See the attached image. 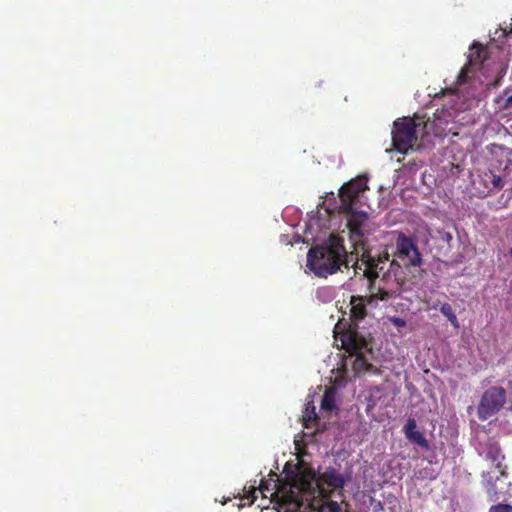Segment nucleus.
<instances>
[{"label": "nucleus", "instance_id": "nucleus-8", "mask_svg": "<svg viewBox=\"0 0 512 512\" xmlns=\"http://www.w3.org/2000/svg\"><path fill=\"white\" fill-rule=\"evenodd\" d=\"M445 111H436L433 119L428 118L424 120L420 117L422 123V140H428V137L432 134L435 137H444L451 130L449 127L451 120Z\"/></svg>", "mask_w": 512, "mask_h": 512}, {"label": "nucleus", "instance_id": "nucleus-13", "mask_svg": "<svg viewBox=\"0 0 512 512\" xmlns=\"http://www.w3.org/2000/svg\"><path fill=\"white\" fill-rule=\"evenodd\" d=\"M320 479L333 489H341L345 485L344 477L334 468H327L320 476Z\"/></svg>", "mask_w": 512, "mask_h": 512}, {"label": "nucleus", "instance_id": "nucleus-23", "mask_svg": "<svg viewBox=\"0 0 512 512\" xmlns=\"http://www.w3.org/2000/svg\"><path fill=\"white\" fill-rule=\"evenodd\" d=\"M466 77H467V69L466 68H463L459 75H458V82L459 83H463L466 81Z\"/></svg>", "mask_w": 512, "mask_h": 512}, {"label": "nucleus", "instance_id": "nucleus-6", "mask_svg": "<svg viewBox=\"0 0 512 512\" xmlns=\"http://www.w3.org/2000/svg\"><path fill=\"white\" fill-rule=\"evenodd\" d=\"M506 403V390L493 386L485 390L477 407L478 418L485 421L497 414Z\"/></svg>", "mask_w": 512, "mask_h": 512}, {"label": "nucleus", "instance_id": "nucleus-5", "mask_svg": "<svg viewBox=\"0 0 512 512\" xmlns=\"http://www.w3.org/2000/svg\"><path fill=\"white\" fill-rule=\"evenodd\" d=\"M392 146L401 154L413 150L418 144L419 135L422 136V123L420 117L398 118L393 122Z\"/></svg>", "mask_w": 512, "mask_h": 512}, {"label": "nucleus", "instance_id": "nucleus-14", "mask_svg": "<svg viewBox=\"0 0 512 512\" xmlns=\"http://www.w3.org/2000/svg\"><path fill=\"white\" fill-rule=\"evenodd\" d=\"M351 319L354 322L363 320L367 315L365 299L361 296L351 297Z\"/></svg>", "mask_w": 512, "mask_h": 512}, {"label": "nucleus", "instance_id": "nucleus-20", "mask_svg": "<svg viewBox=\"0 0 512 512\" xmlns=\"http://www.w3.org/2000/svg\"><path fill=\"white\" fill-rule=\"evenodd\" d=\"M489 512H512V505L502 503L492 505Z\"/></svg>", "mask_w": 512, "mask_h": 512}, {"label": "nucleus", "instance_id": "nucleus-15", "mask_svg": "<svg viewBox=\"0 0 512 512\" xmlns=\"http://www.w3.org/2000/svg\"><path fill=\"white\" fill-rule=\"evenodd\" d=\"M318 415L316 413V407L313 401H309L305 404L302 415V423L305 428H310L313 422H317Z\"/></svg>", "mask_w": 512, "mask_h": 512}, {"label": "nucleus", "instance_id": "nucleus-4", "mask_svg": "<svg viewBox=\"0 0 512 512\" xmlns=\"http://www.w3.org/2000/svg\"><path fill=\"white\" fill-rule=\"evenodd\" d=\"M342 347L351 355L355 356L353 369L357 374L369 372L378 374L380 370L371 362L368 355L372 357L373 350L371 343L356 331H348L341 338Z\"/></svg>", "mask_w": 512, "mask_h": 512}, {"label": "nucleus", "instance_id": "nucleus-22", "mask_svg": "<svg viewBox=\"0 0 512 512\" xmlns=\"http://www.w3.org/2000/svg\"><path fill=\"white\" fill-rule=\"evenodd\" d=\"M439 238L450 245L451 241L453 240V236L450 232L447 231H438Z\"/></svg>", "mask_w": 512, "mask_h": 512}, {"label": "nucleus", "instance_id": "nucleus-26", "mask_svg": "<svg viewBox=\"0 0 512 512\" xmlns=\"http://www.w3.org/2000/svg\"><path fill=\"white\" fill-rule=\"evenodd\" d=\"M264 488H265V487H264V483H263V481H262V482H261V484H260V489H261V490H263Z\"/></svg>", "mask_w": 512, "mask_h": 512}, {"label": "nucleus", "instance_id": "nucleus-12", "mask_svg": "<svg viewBox=\"0 0 512 512\" xmlns=\"http://www.w3.org/2000/svg\"><path fill=\"white\" fill-rule=\"evenodd\" d=\"M488 56L486 47L478 42H474L470 46V52L468 55V65L470 67L480 66Z\"/></svg>", "mask_w": 512, "mask_h": 512}, {"label": "nucleus", "instance_id": "nucleus-18", "mask_svg": "<svg viewBox=\"0 0 512 512\" xmlns=\"http://www.w3.org/2000/svg\"><path fill=\"white\" fill-rule=\"evenodd\" d=\"M484 177L485 181L491 182L493 188L501 189L504 185L501 176L495 174L493 171L486 172Z\"/></svg>", "mask_w": 512, "mask_h": 512}, {"label": "nucleus", "instance_id": "nucleus-1", "mask_svg": "<svg viewBox=\"0 0 512 512\" xmlns=\"http://www.w3.org/2000/svg\"><path fill=\"white\" fill-rule=\"evenodd\" d=\"M353 268L356 274L362 271L368 280L369 303L373 300L388 301L400 295L404 283L400 276L403 273L402 267L395 260H390L387 251L372 255L365 250Z\"/></svg>", "mask_w": 512, "mask_h": 512}, {"label": "nucleus", "instance_id": "nucleus-7", "mask_svg": "<svg viewBox=\"0 0 512 512\" xmlns=\"http://www.w3.org/2000/svg\"><path fill=\"white\" fill-rule=\"evenodd\" d=\"M396 256L406 265L418 267L422 264V257L412 237L400 232L396 239Z\"/></svg>", "mask_w": 512, "mask_h": 512}, {"label": "nucleus", "instance_id": "nucleus-19", "mask_svg": "<svg viewBox=\"0 0 512 512\" xmlns=\"http://www.w3.org/2000/svg\"><path fill=\"white\" fill-rule=\"evenodd\" d=\"M321 408L329 411L335 408L334 396L332 394L325 392L321 400Z\"/></svg>", "mask_w": 512, "mask_h": 512}, {"label": "nucleus", "instance_id": "nucleus-25", "mask_svg": "<svg viewBox=\"0 0 512 512\" xmlns=\"http://www.w3.org/2000/svg\"><path fill=\"white\" fill-rule=\"evenodd\" d=\"M308 488H309V483L304 482V483H302V485H301V487H300V490L305 491V490H307Z\"/></svg>", "mask_w": 512, "mask_h": 512}, {"label": "nucleus", "instance_id": "nucleus-11", "mask_svg": "<svg viewBox=\"0 0 512 512\" xmlns=\"http://www.w3.org/2000/svg\"><path fill=\"white\" fill-rule=\"evenodd\" d=\"M405 435L409 441L417 444L418 446L428 449L429 443L422 432L417 429V424L414 419H408L405 427Z\"/></svg>", "mask_w": 512, "mask_h": 512}, {"label": "nucleus", "instance_id": "nucleus-9", "mask_svg": "<svg viewBox=\"0 0 512 512\" xmlns=\"http://www.w3.org/2000/svg\"><path fill=\"white\" fill-rule=\"evenodd\" d=\"M366 189L368 187L361 179H353L344 184L339 191L340 211H351L354 202L358 200L359 195Z\"/></svg>", "mask_w": 512, "mask_h": 512}, {"label": "nucleus", "instance_id": "nucleus-2", "mask_svg": "<svg viewBox=\"0 0 512 512\" xmlns=\"http://www.w3.org/2000/svg\"><path fill=\"white\" fill-rule=\"evenodd\" d=\"M348 265L344 240L337 235H330L321 245L310 248L307 253V267L318 277H327Z\"/></svg>", "mask_w": 512, "mask_h": 512}, {"label": "nucleus", "instance_id": "nucleus-10", "mask_svg": "<svg viewBox=\"0 0 512 512\" xmlns=\"http://www.w3.org/2000/svg\"><path fill=\"white\" fill-rule=\"evenodd\" d=\"M342 213L348 215L347 219V227L349 229L350 235L352 237H363L364 236V226L368 220V213L365 211H357L353 208L351 211H341Z\"/></svg>", "mask_w": 512, "mask_h": 512}, {"label": "nucleus", "instance_id": "nucleus-17", "mask_svg": "<svg viewBox=\"0 0 512 512\" xmlns=\"http://www.w3.org/2000/svg\"><path fill=\"white\" fill-rule=\"evenodd\" d=\"M318 512H342L340 504L336 501L328 500L321 503L317 509Z\"/></svg>", "mask_w": 512, "mask_h": 512}, {"label": "nucleus", "instance_id": "nucleus-24", "mask_svg": "<svg viewBox=\"0 0 512 512\" xmlns=\"http://www.w3.org/2000/svg\"><path fill=\"white\" fill-rule=\"evenodd\" d=\"M503 109H512V94L504 100Z\"/></svg>", "mask_w": 512, "mask_h": 512}, {"label": "nucleus", "instance_id": "nucleus-21", "mask_svg": "<svg viewBox=\"0 0 512 512\" xmlns=\"http://www.w3.org/2000/svg\"><path fill=\"white\" fill-rule=\"evenodd\" d=\"M389 321L392 325H394L397 328H402L406 326V321L403 318L393 316L389 318Z\"/></svg>", "mask_w": 512, "mask_h": 512}, {"label": "nucleus", "instance_id": "nucleus-16", "mask_svg": "<svg viewBox=\"0 0 512 512\" xmlns=\"http://www.w3.org/2000/svg\"><path fill=\"white\" fill-rule=\"evenodd\" d=\"M440 311L444 316L447 317V319L454 328H459V321L452 306L449 303L442 304L440 307Z\"/></svg>", "mask_w": 512, "mask_h": 512}, {"label": "nucleus", "instance_id": "nucleus-3", "mask_svg": "<svg viewBox=\"0 0 512 512\" xmlns=\"http://www.w3.org/2000/svg\"><path fill=\"white\" fill-rule=\"evenodd\" d=\"M479 454L491 465L489 470L482 473V478L490 500L496 501L500 493L497 481H499L501 477L507 478V466L503 464L505 455L496 442L486 443Z\"/></svg>", "mask_w": 512, "mask_h": 512}]
</instances>
